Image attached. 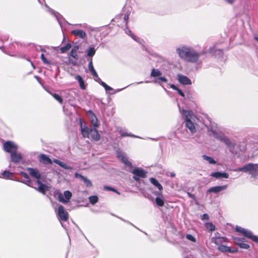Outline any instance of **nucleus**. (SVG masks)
<instances>
[{
    "label": "nucleus",
    "instance_id": "nucleus-1",
    "mask_svg": "<svg viewBox=\"0 0 258 258\" xmlns=\"http://www.w3.org/2000/svg\"><path fill=\"white\" fill-rule=\"evenodd\" d=\"M179 57L184 60L190 62H196L198 61L200 54L190 47H182L176 49Z\"/></svg>",
    "mask_w": 258,
    "mask_h": 258
},
{
    "label": "nucleus",
    "instance_id": "nucleus-2",
    "mask_svg": "<svg viewBox=\"0 0 258 258\" xmlns=\"http://www.w3.org/2000/svg\"><path fill=\"white\" fill-rule=\"evenodd\" d=\"M181 113L184 117L185 126L192 133H195L196 132V129L192 120H194L196 117L193 112L191 110H186L182 109Z\"/></svg>",
    "mask_w": 258,
    "mask_h": 258
},
{
    "label": "nucleus",
    "instance_id": "nucleus-3",
    "mask_svg": "<svg viewBox=\"0 0 258 258\" xmlns=\"http://www.w3.org/2000/svg\"><path fill=\"white\" fill-rule=\"evenodd\" d=\"M81 128L83 137L90 138L96 141L100 140V136L96 129L88 126H83L82 123H81Z\"/></svg>",
    "mask_w": 258,
    "mask_h": 258
},
{
    "label": "nucleus",
    "instance_id": "nucleus-4",
    "mask_svg": "<svg viewBox=\"0 0 258 258\" xmlns=\"http://www.w3.org/2000/svg\"><path fill=\"white\" fill-rule=\"evenodd\" d=\"M234 171H243L249 172L252 177H256L258 175V164L252 163L247 164L244 166L232 170Z\"/></svg>",
    "mask_w": 258,
    "mask_h": 258
},
{
    "label": "nucleus",
    "instance_id": "nucleus-5",
    "mask_svg": "<svg viewBox=\"0 0 258 258\" xmlns=\"http://www.w3.org/2000/svg\"><path fill=\"white\" fill-rule=\"evenodd\" d=\"M4 150L8 152L12 153L16 151L18 149V146L12 141H7L3 145Z\"/></svg>",
    "mask_w": 258,
    "mask_h": 258
},
{
    "label": "nucleus",
    "instance_id": "nucleus-6",
    "mask_svg": "<svg viewBox=\"0 0 258 258\" xmlns=\"http://www.w3.org/2000/svg\"><path fill=\"white\" fill-rule=\"evenodd\" d=\"M212 133L215 138L224 142L227 146H228V147H233V145L232 144V143L230 141L229 139L225 135L222 134L218 135L215 131H212Z\"/></svg>",
    "mask_w": 258,
    "mask_h": 258
},
{
    "label": "nucleus",
    "instance_id": "nucleus-7",
    "mask_svg": "<svg viewBox=\"0 0 258 258\" xmlns=\"http://www.w3.org/2000/svg\"><path fill=\"white\" fill-rule=\"evenodd\" d=\"M132 173L134 175L133 178L136 181L140 180L139 177L144 178L146 176V172L144 170L139 168L134 169Z\"/></svg>",
    "mask_w": 258,
    "mask_h": 258
},
{
    "label": "nucleus",
    "instance_id": "nucleus-8",
    "mask_svg": "<svg viewBox=\"0 0 258 258\" xmlns=\"http://www.w3.org/2000/svg\"><path fill=\"white\" fill-rule=\"evenodd\" d=\"M58 215L59 218L63 221H67L69 219L68 213L65 211L64 207L61 205L58 207Z\"/></svg>",
    "mask_w": 258,
    "mask_h": 258
},
{
    "label": "nucleus",
    "instance_id": "nucleus-9",
    "mask_svg": "<svg viewBox=\"0 0 258 258\" xmlns=\"http://www.w3.org/2000/svg\"><path fill=\"white\" fill-rule=\"evenodd\" d=\"M117 157V158L120 160L122 163H123L125 165L128 166H131L132 163L130 162L126 156V155L122 153L120 151L118 150L116 151Z\"/></svg>",
    "mask_w": 258,
    "mask_h": 258
},
{
    "label": "nucleus",
    "instance_id": "nucleus-10",
    "mask_svg": "<svg viewBox=\"0 0 258 258\" xmlns=\"http://www.w3.org/2000/svg\"><path fill=\"white\" fill-rule=\"evenodd\" d=\"M177 80L178 82L182 85H191V80L186 76L183 75H177Z\"/></svg>",
    "mask_w": 258,
    "mask_h": 258
},
{
    "label": "nucleus",
    "instance_id": "nucleus-11",
    "mask_svg": "<svg viewBox=\"0 0 258 258\" xmlns=\"http://www.w3.org/2000/svg\"><path fill=\"white\" fill-rule=\"evenodd\" d=\"M88 113L89 114V117L93 126L94 127H98L99 125V123L94 113L91 110H89Z\"/></svg>",
    "mask_w": 258,
    "mask_h": 258
},
{
    "label": "nucleus",
    "instance_id": "nucleus-12",
    "mask_svg": "<svg viewBox=\"0 0 258 258\" xmlns=\"http://www.w3.org/2000/svg\"><path fill=\"white\" fill-rule=\"evenodd\" d=\"M75 177L82 180L87 187H91L92 186V182L86 177L78 173H75Z\"/></svg>",
    "mask_w": 258,
    "mask_h": 258
},
{
    "label": "nucleus",
    "instance_id": "nucleus-13",
    "mask_svg": "<svg viewBox=\"0 0 258 258\" xmlns=\"http://www.w3.org/2000/svg\"><path fill=\"white\" fill-rule=\"evenodd\" d=\"M242 235L250 239L252 241L258 243V236L253 235L252 233L250 231L245 229Z\"/></svg>",
    "mask_w": 258,
    "mask_h": 258
},
{
    "label": "nucleus",
    "instance_id": "nucleus-14",
    "mask_svg": "<svg viewBox=\"0 0 258 258\" xmlns=\"http://www.w3.org/2000/svg\"><path fill=\"white\" fill-rule=\"evenodd\" d=\"M27 170L29 172L32 177L36 179L40 178L41 174L37 169L28 167L27 168Z\"/></svg>",
    "mask_w": 258,
    "mask_h": 258
},
{
    "label": "nucleus",
    "instance_id": "nucleus-15",
    "mask_svg": "<svg viewBox=\"0 0 258 258\" xmlns=\"http://www.w3.org/2000/svg\"><path fill=\"white\" fill-rule=\"evenodd\" d=\"M227 185H221V186H213L209 188L207 192H215V193H218L221 191H222L223 190H225L227 188Z\"/></svg>",
    "mask_w": 258,
    "mask_h": 258
},
{
    "label": "nucleus",
    "instance_id": "nucleus-16",
    "mask_svg": "<svg viewBox=\"0 0 258 258\" xmlns=\"http://www.w3.org/2000/svg\"><path fill=\"white\" fill-rule=\"evenodd\" d=\"M64 196L65 197L66 200H64L61 195L58 196V199L60 202L63 203H66L71 198L72 194L70 191L66 190L64 192Z\"/></svg>",
    "mask_w": 258,
    "mask_h": 258
},
{
    "label": "nucleus",
    "instance_id": "nucleus-17",
    "mask_svg": "<svg viewBox=\"0 0 258 258\" xmlns=\"http://www.w3.org/2000/svg\"><path fill=\"white\" fill-rule=\"evenodd\" d=\"M212 177H215L217 179H221L223 178H228L229 174L226 172H215L211 174Z\"/></svg>",
    "mask_w": 258,
    "mask_h": 258
},
{
    "label": "nucleus",
    "instance_id": "nucleus-18",
    "mask_svg": "<svg viewBox=\"0 0 258 258\" xmlns=\"http://www.w3.org/2000/svg\"><path fill=\"white\" fill-rule=\"evenodd\" d=\"M11 160L14 163H19L22 159V156L20 153H17L16 151L11 154Z\"/></svg>",
    "mask_w": 258,
    "mask_h": 258
},
{
    "label": "nucleus",
    "instance_id": "nucleus-19",
    "mask_svg": "<svg viewBox=\"0 0 258 258\" xmlns=\"http://www.w3.org/2000/svg\"><path fill=\"white\" fill-rule=\"evenodd\" d=\"M72 33L79 38L84 39L86 37V34L85 32L83 30H74L72 31Z\"/></svg>",
    "mask_w": 258,
    "mask_h": 258
},
{
    "label": "nucleus",
    "instance_id": "nucleus-20",
    "mask_svg": "<svg viewBox=\"0 0 258 258\" xmlns=\"http://www.w3.org/2000/svg\"><path fill=\"white\" fill-rule=\"evenodd\" d=\"M235 240L236 244L238 245L241 248L247 249L249 248V245L243 242V240L241 239L236 238L235 239Z\"/></svg>",
    "mask_w": 258,
    "mask_h": 258
},
{
    "label": "nucleus",
    "instance_id": "nucleus-21",
    "mask_svg": "<svg viewBox=\"0 0 258 258\" xmlns=\"http://www.w3.org/2000/svg\"><path fill=\"white\" fill-rule=\"evenodd\" d=\"M39 160L43 164H51L52 162L51 160L44 154H41L39 156Z\"/></svg>",
    "mask_w": 258,
    "mask_h": 258
},
{
    "label": "nucleus",
    "instance_id": "nucleus-22",
    "mask_svg": "<svg viewBox=\"0 0 258 258\" xmlns=\"http://www.w3.org/2000/svg\"><path fill=\"white\" fill-rule=\"evenodd\" d=\"M218 249L222 252H229L231 253H234L237 251V250H232L230 247L224 245H219Z\"/></svg>",
    "mask_w": 258,
    "mask_h": 258
},
{
    "label": "nucleus",
    "instance_id": "nucleus-23",
    "mask_svg": "<svg viewBox=\"0 0 258 258\" xmlns=\"http://www.w3.org/2000/svg\"><path fill=\"white\" fill-rule=\"evenodd\" d=\"M20 174L22 176H23L25 178V180L23 181H22V182L24 183L25 184L28 185L29 186H32L30 184L31 180L29 179L28 175L24 172H21Z\"/></svg>",
    "mask_w": 258,
    "mask_h": 258
},
{
    "label": "nucleus",
    "instance_id": "nucleus-24",
    "mask_svg": "<svg viewBox=\"0 0 258 258\" xmlns=\"http://www.w3.org/2000/svg\"><path fill=\"white\" fill-rule=\"evenodd\" d=\"M53 162L58 165H59L60 167L66 169H72V167L67 165L66 163H63V162H61V161L57 160V159H54L53 160Z\"/></svg>",
    "mask_w": 258,
    "mask_h": 258
},
{
    "label": "nucleus",
    "instance_id": "nucleus-25",
    "mask_svg": "<svg viewBox=\"0 0 258 258\" xmlns=\"http://www.w3.org/2000/svg\"><path fill=\"white\" fill-rule=\"evenodd\" d=\"M79 47L78 45L74 46L71 50L70 55L75 59H78V56L77 53V50L79 49Z\"/></svg>",
    "mask_w": 258,
    "mask_h": 258
},
{
    "label": "nucleus",
    "instance_id": "nucleus-26",
    "mask_svg": "<svg viewBox=\"0 0 258 258\" xmlns=\"http://www.w3.org/2000/svg\"><path fill=\"white\" fill-rule=\"evenodd\" d=\"M75 79L79 83L80 88L82 89H85L86 88V86L85 85L84 81L81 76L80 75H77L75 77Z\"/></svg>",
    "mask_w": 258,
    "mask_h": 258
},
{
    "label": "nucleus",
    "instance_id": "nucleus-27",
    "mask_svg": "<svg viewBox=\"0 0 258 258\" xmlns=\"http://www.w3.org/2000/svg\"><path fill=\"white\" fill-rule=\"evenodd\" d=\"M162 75V73L158 69H153L151 70V72L150 74V76L152 77L156 78L157 77H159Z\"/></svg>",
    "mask_w": 258,
    "mask_h": 258
},
{
    "label": "nucleus",
    "instance_id": "nucleus-28",
    "mask_svg": "<svg viewBox=\"0 0 258 258\" xmlns=\"http://www.w3.org/2000/svg\"><path fill=\"white\" fill-rule=\"evenodd\" d=\"M36 189L39 192L45 194L46 191L48 190V188L46 185L43 184L39 185L37 188H36Z\"/></svg>",
    "mask_w": 258,
    "mask_h": 258
},
{
    "label": "nucleus",
    "instance_id": "nucleus-29",
    "mask_svg": "<svg viewBox=\"0 0 258 258\" xmlns=\"http://www.w3.org/2000/svg\"><path fill=\"white\" fill-rule=\"evenodd\" d=\"M151 182L156 186L160 190L163 189L162 185L159 183V182L154 178H151L150 179Z\"/></svg>",
    "mask_w": 258,
    "mask_h": 258
},
{
    "label": "nucleus",
    "instance_id": "nucleus-30",
    "mask_svg": "<svg viewBox=\"0 0 258 258\" xmlns=\"http://www.w3.org/2000/svg\"><path fill=\"white\" fill-rule=\"evenodd\" d=\"M53 97V98L56 99L59 103L62 104L63 102V100L61 96L56 93H52L50 92H48Z\"/></svg>",
    "mask_w": 258,
    "mask_h": 258
},
{
    "label": "nucleus",
    "instance_id": "nucleus-31",
    "mask_svg": "<svg viewBox=\"0 0 258 258\" xmlns=\"http://www.w3.org/2000/svg\"><path fill=\"white\" fill-rule=\"evenodd\" d=\"M3 177L6 179H12L13 173L8 171L5 170L2 174Z\"/></svg>",
    "mask_w": 258,
    "mask_h": 258
},
{
    "label": "nucleus",
    "instance_id": "nucleus-32",
    "mask_svg": "<svg viewBox=\"0 0 258 258\" xmlns=\"http://www.w3.org/2000/svg\"><path fill=\"white\" fill-rule=\"evenodd\" d=\"M155 202L156 204L159 207H162L164 206V201L163 200V197H156L155 198Z\"/></svg>",
    "mask_w": 258,
    "mask_h": 258
},
{
    "label": "nucleus",
    "instance_id": "nucleus-33",
    "mask_svg": "<svg viewBox=\"0 0 258 258\" xmlns=\"http://www.w3.org/2000/svg\"><path fill=\"white\" fill-rule=\"evenodd\" d=\"M203 158L208 161V162L210 164H216V161L212 157L208 156L206 155H204L202 156Z\"/></svg>",
    "mask_w": 258,
    "mask_h": 258
},
{
    "label": "nucleus",
    "instance_id": "nucleus-34",
    "mask_svg": "<svg viewBox=\"0 0 258 258\" xmlns=\"http://www.w3.org/2000/svg\"><path fill=\"white\" fill-rule=\"evenodd\" d=\"M72 47L70 43H67L65 46L61 47L60 48V52L62 53H65L69 50Z\"/></svg>",
    "mask_w": 258,
    "mask_h": 258
},
{
    "label": "nucleus",
    "instance_id": "nucleus-35",
    "mask_svg": "<svg viewBox=\"0 0 258 258\" xmlns=\"http://www.w3.org/2000/svg\"><path fill=\"white\" fill-rule=\"evenodd\" d=\"M89 201L91 204L94 205L97 203L98 201V198L96 196H92L89 198Z\"/></svg>",
    "mask_w": 258,
    "mask_h": 258
},
{
    "label": "nucleus",
    "instance_id": "nucleus-36",
    "mask_svg": "<svg viewBox=\"0 0 258 258\" xmlns=\"http://www.w3.org/2000/svg\"><path fill=\"white\" fill-rule=\"evenodd\" d=\"M96 50L94 47H90L87 50V55L90 57H92L95 53Z\"/></svg>",
    "mask_w": 258,
    "mask_h": 258
},
{
    "label": "nucleus",
    "instance_id": "nucleus-37",
    "mask_svg": "<svg viewBox=\"0 0 258 258\" xmlns=\"http://www.w3.org/2000/svg\"><path fill=\"white\" fill-rule=\"evenodd\" d=\"M159 81L163 82H167V80L166 78L163 77H160L157 78H156L155 81H154V83H159Z\"/></svg>",
    "mask_w": 258,
    "mask_h": 258
},
{
    "label": "nucleus",
    "instance_id": "nucleus-38",
    "mask_svg": "<svg viewBox=\"0 0 258 258\" xmlns=\"http://www.w3.org/2000/svg\"><path fill=\"white\" fill-rule=\"evenodd\" d=\"M206 227L210 231H213L215 230V227L212 223H206Z\"/></svg>",
    "mask_w": 258,
    "mask_h": 258
},
{
    "label": "nucleus",
    "instance_id": "nucleus-39",
    "mask_svg": "<svg viewBox=\"0 0 258 258\" xmlns=\"http://www.w3.org/2000/svg\"><path fill=\"white\" fill-rule=\"evenodd\" d=\"M223 241H225V239L223 237H217L215 238L214 242L217 245H219Z\"/></svg>",
    "mask_w": 258,
    "mask_h": 258
},
{
    "label": "nucleus",
    "instance_id": "nucleus-40",
    "mask_svg": "<svg viewBox=\"0 0 258 258\" xmlns=\"http://www.w3.org/2000/svg\"><path fill=\"white\" fill-rule=\"evenodd\" d=\"M101 85L102 86H103L106 91H111L112 90V88L110 87H109V86H108L105 83H104V82H101Z\"/></svg>",
    "mask_w": 258,
    "mask_h": 258
},
{
    "label": "nucleus",
    "instance_id": "nucleus-41",
    "mask_svg": "<svg viewBox=\"0 0 258 258\" xmlns=\"http://www.w3.org/2000/svg\"><path fill=\"white\" fill-rule=\"evenodd\" d=\"M126 33L129 35L133 39H134L135 40H136V41H138V38H136L133 34V33L132 32V31L130 30H127L126 31Z\"/></svg>",
    "mask_w": 258,
    "mask_h": 258
},
{
    "label": "nucleus",
    "instance_id": "nucleus-42",
    "mask_svg": "<svg viewBox=\"0 0 258 258\" xmlns=\"http://www.w3.org/2000/svg\"><path fill=\"white\" fill-rule=\"evenodd\" d=\"M41 58L44 63L47 64H49L50 63V62L46 59V58L44 56V55L43 54H41Z\"/></svg>",
    "mask_w": 258,
    "mask_h": 258
},
{
    "label": "nucleus",
    "instance_id": "nucleus-43",
    "mask_svg": "<svg viewBox=\"0 0 258 258\" xmlns=\"http://www.w3.org/2000/svg\"><path fill=\"white\" fill-rule=\"evenodd\" d=\"M88 68H89V71H90V72L91 73H92L93 72H94L95 71L94 68V67H93V63H92V59H91V60L89 62Z\"/></svg>",
    "mask_w": 258,
    "mask_h": 258
},
{
    "label": "nucleus",
    "instance_id": "nucleus-44",
    "mask_svg": "<svg viewBox=\"0 0 258 258\" xmlns=\"http://www.w3.org/2000/svg\"><path fill=\"white\" fill-rule=\"evenodd\" d=\"M104 188L105 189H107V190H110V191H114L115 192H116V194L119 195L120 193L115 189L111 187H110V186H105L104 187Z\"/></svg>",
    "mask_w": 258,
    "mask_h": 258
},
{
    "label": "nucleus",
    "instance_id": "nucleus-45",
    "mask_svg": "<svg viewBox=\"0 0 258 258\" xmlns=\"http://www.w3.org/2000/svg\"><path fill=\"white\" fill-rule=\"evenodd\" d=\"M186 237L188 240H190L192 242H196V238L191 234H187L186 235Z\"/></svg>",
    "mask_w": 258,
    "mask_h": 258
},
{
    "label": "nucleus",
    "instance_id": "nucleus-46",
    "mask_svg": "<svg viewBox=\"0 0 258 258\" xmlns=\"http://www.w3.org/2000/svg\"><path fill=\"white\" fill-rule=\"evenodd\" d=\"M245 229L242 228L241 227H239V226H236V229H235V230L237 232H238L241 233L242 234H243V232L245 231Z\"/></svg>",
    "mask_w": 258,
    "mask_h": 258
},
{
    "label": "nucleus",
    "instance_id": "nucleus-47",
    "mask_svg": "<svg viewBox=\"0 0 258 258\" xmlns=\"http://www.w3.org/2000/svg\"><path fill=\"white\" fill-rule=\"evenodd\" d=\"M202 220H209V217L208 214H204L201 217Z\"/></svg>",
    "mask_w": 258,
    "mask_h": 258
},
{
    "label": "nucleus",
    "instance_id": "nucleus-48",
    "mask_svg": "<svg viewBox=\"0 0 258 258\" xmlns=\"http://www.w3.org/2000/svg\"><path fill=\"white\" fill-rule=\"evenodd\" d=\"M94 79L96 82H97L100 85L101 84V82H103V81H102V80L100 79V78H99L98 76H97V77L94 78Z\"/></svg>",
    "mask_w": 258,
    "mask_h": 258
},
{
    "label": "nucleus",
    "instance_id": "nucleus-49",
    "mask_svg": "<svg viewBox=\"0 0 258 258\" xmlns=\"http://www.w3.org/2000/svg\"><path fill=\"white\" fill-rule=\"evenodd\" d=\"M176 91L178 92V94L182 97H184V94L183 93V92L179 89V88H177V90Z\"/></svg>",
    "mask_w": 258,
    "mask_h": 258
},
{
    "label": "nucleus",
    "instance_id": "nucleus-50",
    "mask_svg": "<svg viewBox=\"0 0 258 258\" xmlns=\"http://www.w3.org/2000/svg\"><path fill=\"white\" fill-rule=\"evenodd\" d=\"M120 135H121V137H125V136H132V137H134V136H133V135H128V134H126V133H125L122 132H120Z\"/></svg>",
    "mask_w": 258,
    "mask_h": 258
},
{
    "label": "nucleus",
    "instance_id": "nucleus-51",
    "mask_svg": "<svg viewBox=\"0 0 258 258\" xmlns=\"http://www.w3.org/2000/svg\"><path fill=\"white\" fill-rule=\"evenodd\" d=\"M187 195L190 198H192L194 200H195L196 199V197L195 196V195L194 194H192L190 192H187Z\"/></svg>",
    "mask_w": 258,
    "mask_h": 258
},
{
    "label": "nucleus",
    "instance_id": "nucleus-52",
    "mask_svg": "<svg viewBox=\"0 0 258 258\" xmlns=\"http://www.w3.org/2000/svg\"><path fill=\"white\" fill-rule=\"evenodd\" d=\"M227 3L229 4H230V5H232L233 4L235 0H224Z\"/></svg>",
    "mask_w": 258,
    "mask_h": 258
},
{
    "label": "nucleus",
    "instance_id": "nucleus-53",
    "mask_svg": "<svg viewBox=\"0 0 258 258\" xmlns=\"http://www.w3.org/2000/svg\"><path fill=\"white\" fill-rule=\"evenodd\" d=\"M128 19V15L125 14L124 16V20L125 21L126 25L127 23V20Z\"/></svg>",
    "mask_w": 258,
    "mask_h": 258
},
{
    "label": "nucleus",
    "instance_id": "nucleus-54",
    "mask_svg": "<svg viewBox=\"0 0 258 258\" xmlns=\"http://www.w3.org/2000/svg\"><path fill=\"white\" fill-rule=\"evenodd\" d=\"M170 88H172V89L174 90H177V87L174 85V84H171L170 85Z\"/></svg>",
    "mask_w": 258,
    "mask_h": 258
},
{
    "label": "nucleus",
    "instance_id": "nucleus-55",
    "mask_svg": "<svg viewBox=\"0 0 258 258\" xmlns=\"http://www.w3.org/2000/svg\"><path fill=\"white\" fill-rule=\"evenodd\" d=\"M37 179V181H36V182L39 185H41V184H43V183H42L41 182V181L40 180V178H38V179Z\"/></svg>",
    "mask_w": 258,
    "mask_h": 258
},
{
    "label": "nucleus",
    "instance_id": "nucleus-56",
    "mask_svg": "<svg viewBox=\"0 0 258 258\" xmlns=\"http://www.w3.org/2000/svg\"><path fill=\"white\" fill-rule=\"evenodd\" d=\"M91 74H92V75L93 76V77L94 78L97 77L98 75H97V73H96V71L92 72Z\"/></svg>",
    "mask_w": 258,
    "mask_h": 258
},
{
    "label": "nucleus",
    "instance_id": "nucleus-57",
    "mask_svg": "<svg viewBox=\"0 0 258 258\" xmlns=\"http://www.w3.org/2000/svg\"><path fill=\"white\" fill-rule=\"evenodd\" d=\"M155 194L157 195L160 196V197H163V195H162V194L161 192H155Z\"/></svg>",
    "mask_w": 258,
    "mask_h": 258
},
{
    "label": "nucleus",
    "instance_id": "nucleus-58",
    "mask_svg": "<svg viewBox=\"0 0 258 258\" xmlns=\"http://www.w3.org/2000/svg\"><path fill=\"white\" fill-rule=\"evenodd\" d=\"M170 176H171V177H173L175 176V174L174 172H171L170 173Z\"/></svg>",
    "mask_w": 258,
    "mask_h": 258
},
{
    "label": "nucleus",
    "instance_id": "nucleus-59",
    "mask_svg": "<svg viewBox=\"0 0 258 258\" xmlns=\"http://www.w3.org/2000/svg\"><path fill=\"white\" fill-rule=\"evenodd\" d=\"M254 39L258 42V37H254Z\"/></svg>",
    "mask_w": 258,
    "mask_h": 258
}]
</instances>
